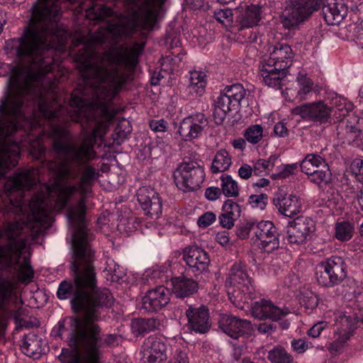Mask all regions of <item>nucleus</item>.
<instances>
[{
  "instance_id": "4",
  "label": "nucleus",
  "mask_w": 363,
  "mask_h": 363,
  "mask_svg": "<svg viewBox=\"0 0 363 363\" xmlns=\"http://www.w3.org/2000/svg\"><path fill=\"white\" fill-rule=\"evenodd\" d=\"M164 0H127L131 12L127 16L119 15L103 5H94L86 9V16L90 20L112 17L106 29L94 36L97 43H104L113 38L126 36L138 28L148 29L153 27L157 20L159 11Z\"/></svg>"
},
{
  "instance_id": "57",
  "label": "nucleus",
  "mask_w": 363,
  "mask_h": 363,
  "mask_svg": "<svg viewBox=\"0 0 363 363\" xmlns=\"http://www.w3.org/2000/svg\"><path fill=\"white\" fill-rule=\"evenodd\" d=\"M222 192L220 188L211 186L206 189L205 191V196L209 201H215L218 199Z\"/></svg>"
},
{
  "instance_id": "26",
  "label": "nucleus",
  "mask_w": 363,
  "mask_h": 363,
  "mask_svg": "<svg viewBox=\"0 0 363 363\" xmlns=\"http://www.w3.org/2000/svg\"><path fill=\"white\" fill-rule=\"evenodd\" d=\"M220 324L223 332L233 339L250 333L252 330L249 321L228 315L222 317Z\"/></svg>"
},
{
  "instance_id": "30",
  "label": "nucleus",
  "mask_w": 363,
  "mask_h": 363,
  "mask_svg": "<svg viewBox=\"0 0 363 363\" xmlns=\"http://www.w3.org/2000/svg\"><path fill=\"white\" fill-rule=\"evenodd\" d=\"M170 285L173 293L180 298L189 296L198 289V284L194 280L183 276L172 279Z\"/></svg>"
},
{
  "instance_id": "32",
  "label": "nucleus",
  "mask_w": 363,
  "mask_h": 363,
  "mask_svg": "<svg viewBox=\"0 0 363 363\" xmlns=\"http://www.w3.org/2000/svg\"><path fill=\"white\" fill-rule=\"evenodd\" d=\"M338 312L329 311L323 315V320L314 324L307 332L308 336L311 337H318L322 331L327 328L328 324L333 321L334 323H337L339 319L337 318Z\"/></svg>"
},
{
  "instance_id": "40",
  "label": "nucleus",
  "mask_w": 363,
  "mask_h": 363,
  "mask_svg": "<svg viewBox=\"0 0 363 363\" xmlns=\"http://www.w3.org/2000/svg\"><path fill=\"white\" fill-rule=\"evenodd\" d=\"M268 359L272 363H293V357L283 347L277 346L269 351Z\"/></svg>"
},
{
  "instance_id": "49",
  "label": "nucleus",
  "mask_w": 363,
  "mask_h": 363,
  "mask_svg": "<svg viewBox=\"0 0 363 363\" xmlns=\"http://www.w3.org/2000/svg\"><path fill=\"white\" fill-rule=\"evenodd\" d=\"M297 169L296 164H283L277 168V172L272 175L274 179L287 178L294 174Z\"/></svg>"
},
{
  "instance_id": "64",
  "label": "nucleus",
  "mask_w": 363,
  "mask_h": 363,
  "mask_svg": "<svg viewBox=\"0 0 363 363\" xmlns=\"http://www.w3.org/2000/svg\"><path fill=\"white\" fill-rule=\"evenodd\" d=\"M170 363H189V359L186 353L179 352L174 356Z\"/></svg>"
},
{
  "instance_id": "61",
  "label": "nucleus",
  "mask_w": 363,
  "mask_h": 363,
  "mask_svg": "<svg viewBox=\"0 0 363 363\" xmlns=\"http://www.w3.org/2000/svg\"><path fill=\"white\" fill-rule=\"evenodd\" d=\"M274 133L279 137H284L288 134V130L284 122L277 123L274 129Z\"/></svg>"
},
{
  "instance_id": "23",
  "label": "nucleus",
  "mask_w": 363,
  "mask_h": 363,
  "mask_svg": "<svg viewBox=\"0 0 363 363\" xmlns=\"http://www.w3.org/2000/svg\"><path fill=\"white\" fill-rule=\"evenodd\" d=\"M183 259L193 272L207 269L210 259L207 252L197 246H189L184 250Z\"/></svg>"
},
{
  "instance_id": "22",
  "label": "nucleus",
  "mask_w": 363,
  "mask_h": 363,
  "mask_svg": "<svg viewBox=\"0 0 363 363\" xmlns=\"http://www.w3.org/2000/svg\"><path fill=\"white\" fill-rule=\"evenodd\" d=\"M250 311L257 318H269L273 320H279L289 313L288 310L277 307L272 301L266 299L253 303Z\"/></svg>"
},
{
  "instance_id": "46",
  "label": "nucleus",
  "mask_w": 363,
  "mask_h": 363,
  "mask_svg": "<svg viewBox=\"0 0 363 363\" xmlns=\"http://www.w3.org/2000/svg\"><path fill=\"white\" fill-rule=\"evenodd\" d=\"M24 354L34 359L40 356L41 350L39 347V340L37 338H24Z\"/></svg>"
},
{
  "instance_id": "1",
  "label": "nucleus",
  "mask_w": 363,
  "mask_h": 363,
  "mask_svg": "<svg viewBox=\"0 0 363 363\" xmlns=\"http://www.w3.org/2000/svg\"><path fill=\"white\" fill-rule=\"evenodd\" d=\"M143 50L142 44H135L131 48L113 47L93 64L87 63L84 76L87 88L85 96L91 93V101L72 94L70 106L73 113L72 120L82 122L83 118L89 120L96 112L101 113L92 135H86L82 144L77 147L65 145L62 153L65 160L50 164L53 172L55 181L46 186V195L37 197L30 204L35 221L41 225L50 219V211L47 209L48 201L55 198V207L62 209L67 206V217L69 225V234L73 250L72 266L74 270L79 267H92L93 252L87 242L86 228L84 198L88 195L91 182L96 177V171L86 167L77 185L70 180L77 177L79 170L72 162H81L94 157L93 145L96 138L103 137L109 127L113 114L108 111L107 104L116 96L126 80L125 69H133L138 57Z\"/></svg>"
},
{
  "instance_id": "60",
  "label": "nucleus",
  "mask_w": 363,
  "mask_h": 363,
  "mask_svg": "<svg viewBox=\"0 0 363 363\" xmlns=\"http://www.w3.org/2000/svg\"><path fill=\"white\" fill-rule=\"evenodd\" d=\"M216 240L221 245H227L230 241L228 233L225 230L218 232L216 235Z\"/></svg>"
},
{
  "instance_id": "33",
  "label": "nucleus",
  "mask_w": 363,
  "mask_h": 363,
  "mask_svg": "<svg viewBox=\"0 0 363 363\" xmlns=\"http://www.w3.org/2000/svg\"><path fill=\"white\" fill-rule=\"evenodd\" d=\"M298 90L296 97L301 100L308 99L313 90V82L304 72H299L297 76Z\"/></svg>"
},
{
  "instance_id": "28",
  "label": "nucleus",
  "mask_w": 363,
  "mask_h": 363,
  "mask_svg": "<svg viewBox=\"0 0 363 363\" xmlns=\"http://www.w3.org/2000/svg\"><path fill=\"white\" fill-rule=\"evenodd\" d=\"M259 74L263 82L268 86L279 88L286 77V71L265 62L259 66Z\"/></svg>"
},
{
  "instance_id": "54",
  "label": "nucleus",
  "mask_w": 363,
  "mask_h": 363,
  "mask_svg": "<svg viewBox=\"0 0 363 363\" xmlns=\"http://www.w3.org/2000/svg\"><path fill=\"white\" fill-rule=\"evenodd\" d=\"M216 216L211 211H208L199 217L197 224L200 228H206L216 221Z\"/></svg>"
},
{
  "instance_id": "21",
  "label": "nucleus",
  "mask_w": 363,
  "mask_h": 363,
  "mask_svg": "<svg viewBox=\"0 0 363 363\" xmlns=\"http://www.w3.org/2000/svg\"><path fill=\"white\" fill-rule=\"evenodd\" d=\"M26 254L30 255V247H26L24 243V294H26L27 298H29L28 304L30 305V306L38 307L37 305L38 299L40 297L43 292L39 290L38 286L35 284L28 285V284L32 283L33 281L34 270L26 257Z\"/></svg>"
},
{
  "instance_id": "44",
  "label": "nucleus",
  "mask_w": 363,
  "mask_h": 363,
  "mask_svg": "<svg viewBox=\"0 0 363 363\" xmlns=\"http://www.w3.org/2000/svg\"><path fill=\"white\" fill-rule=\"evenodd\" d=\"M300 304L303 306L308 313L312 312L318 304V298L313 291L304 290L301 292L299 298Z\"/></svg>"
},
{
  "instance_id": "42",
  "label": "nucleus",
  "mask_w": 363,
  "mask_h": 363,
  "mask_svg": "<svg viewBox=\"0 0 363 363\" xmlns=\"http://www.w3.org/2000/svg\"><path fill=\"white\" fill-rule=\"evenodd\" d=\"M278 157L271 155L267 160L259 159L253 164V169L256 174H267L270 172L274 166Z\"/></svg>"
},
{
  "instance_id": "27",
  "label": "nucleus",
  "mask_w": 363,
  "mask_h": 363,
  "mask_svg": "<svg viewBox=\"0 0 363 363\" xmlns=\"http://www.w3.org/2000/svg\"><path fill=\"white\" fill-rule=\"evenodd\" d=\"M294 53L290 46L286 44L276 45L273 51L270 52L269 57L264 60L269 64L278 67L279 69L286 71L291 66Z\"/></svg>"
},
{
  "instance_id": "14",
  "label": "nucleus",
  "mask_w": 363,
  "mask_h": 363,
  "mask_svg": "<svg viewBox=\"0 0 363 363\" xmlns=\"http://www.w3.org/2000/svg\"><path fill=\"white\" fill-rule=\"evenodd\" d=\"M315 232V221L307 217H298L290 221L286 227L287 240L294 244H302L312 238Z\"/></svg>"
},
{
  "instance_id": "24",
  "label": "nucleus",
  "mask_w": 363,
  "mask_h": 363,
  "mask_svg": "<svg viewBox=\"0 0 363 363\" xmlns=\"http://www.w3.org/2000/svg\"><path fill=\"white\" fill-rule=\"evenodd\" d=\"M188 318V328L196 333H204L210 328L208 311L203 306H190L186 311Z\"/></svg>"
},
{
  "instance_id": "63",
  "label": "nucleus",
  "mask_w": 363,
  "mask_h": 363,
  "mask_svg": "<svg viewBox=\"0 0 363 363\" xmlns=\"http://www.w3.org/2000/svg\"><path fill=\"white\" fill-rule=\"evenodd\" d=\"M40 325L38 319L32 316H24V328H37Z\"/></svg>"
},
{
  "instance_id": "62",
  "label": "nucleus",
  "mask_w": 363,
  "mask_h": 363,
  "mask_svg": "<svg viewBox=\"0 0 363 363\" xmlns=\"http://www.w3.org/2000/svg\"><path fill=\"white\" fill-rule=\"evenodd\" d=\"M252 223H250L246 224V225L243 226L242 228H240L237 231L238 236L242 239L247 238L250 235V232L251 230L252 231Z\"/></svg>"
},
{
  "instance_id": "20",
  "label": "nucleus",
  "mask_w": 363,
  "mask_h": 363,
  "mask_svg": "<svg viewBox=\"0 0 363 363\" xmlns=\"http://www.w3.org/2000/svg\"><path fill=\"white\" fill-rule=\"evenodd\" d=\"M206 125L207 121L204 115L198 113L184 118L178 132L184 140H191L198 138Z\"/></svg>"
},
{
  "instance_id": "29",
  "label": "nucleus",
  "mask_w": 363,
  "mask_h": 363,
  "mask_svg": "<svg viewBox=\"0 0 363 363\" xmlns=\"http://www.w3.org/2000/svg\"><path fill=\"white\" fill-rule=\"evenodd\" d=\"M324 18L329 25H338L347 13V9L342 2H333L323 9Z\"/></svg>"
},
{
  "instance_id": "37",
  "label": "nucleus",
  "mask_w": 363,
  "mask_h": 363,
  "mask_svg": "<svg viewBox=\"0 0 363 363\" xmlns=\"http://www.w3.org/2000/svg\"><path fill=\"white\" fill-rule=\"evenodd\" d=\"M326 164L325 160L320 155L315 154L307 155L302 160L300 167L301 171L306 174L308 175L313 172L314 168H320L321 166Z\"/></svg>"
},
{
  "instance_id": "53",
  "label": "nucleus",
  "mask_w": 363,
  "mask_h": 363,
  "mask_svg": "<svg viewBox=\"0 0 363 363\" xmlns=\"http://www.w3.org/2000/svg\"><path fill=\"white\" fill-rule=\"evenodd\" d=\"M223 213L235 218V217L238 216L240 214V206L237 203L228 200L223 206Z\"/></svg>"
},
{
  "instance_id": "48",
  "label": "nucleus",
  "mask_w": 363,
  "mask_h": 363,
  "mask_svg": "<svg viewBox=\"0 0 363 363\" xmlns=\"http://www.w3.org/2000/svg\"><path fill=\"white\" fill-rule=\"evenodd\" d=\"M13 289L12 284L9 281L0 279V308L12 297Z\"/></svg>"
},
{
  "instance_id": "59",
  "label": "nucleus",
  "mask_w": 363,
  "mask_h": 363,
  "mask_svg": "<svg viewBox=\"0 0 363 363\" xmlns=\"http://www.w3.org/2000/svg\"><path fill=\"white\" fill-rule=\"evenodd\" d=\"M252 174V168L248 164L242 165L238 169V174L243 179H249Z\"/></svg>"
},
{
  "instance_id": "18",
  "label": "nucleus",
  "mask_w": 363,
  "mask_h": 363,
  "mask_svg": "<svg viewBox=\"0 0 363 363\" xmlns=\"http://www.w3.org/2000/svg\"><path fill=\"white\" fill-rule=\"evenodd\" d=\"M260 19V9L255 5H240L235 9V25L238 30L253 28Z\"/></svg>"
},
{
  "instance_id": "12",
  "label": "nucleus",
  "mask_w": 363,
  "mask_h": 363,
  "mask_svg": "<svg viewBox=\"0 0 363 363\" xmlns=\"http://www.w3.org/2000/svg\"><path fill=\"white\" fill-rule=\"evenodd\" d=\"M345 276V264L341 257L333 256L316 267V279L323 286L337 284Z\"/></svg>"
},
{
  "instance_id": "2",
  "label": "nucleus",
  "mask_w": 363,
  "mask_h": 363,
  "mask_svg": "<svg viewBox=\"0 0 363 363\" xmlns=\"http://www.w3.org/2000/svg\"><path fill=\"white\" fill-rule=\"evenodd\" d=\"M74 272L73 282L63 281L57 292L60 299L72 297L71 303L74 311H82L84 317L79 323L77 333L82 345L80 349H62L60 360L62 363H100V353L97 347L101 342L99 325L101 306H108L113 297L106 290L96 288L93 267H79Z\"/></svg>"
},
{
  "instance_id": "47",
  "label": "nucleus",
  "mask_w": 363,
  "mask_h": 363,
  "mask_svg": "<svg viewBox=\"0 0 363 363\" xmlns=\"http://www.w3.org/2000/svg\"><path fill=\"white\" fill-rule=\"evenodd\" d=\"M215 18L225 26H230L235 21V10L229 9H218L214 11Z\"/></svg>"
},
{
  "instance_id": "50",
  "label": "nucleus",
  "mask_w": 363,
  "mask_h": 363,
  "mask_svg": "<svg viewBox=\"0 0 363 363\" xmlns=\"http://www.w3.org/2000/svg\"><path fill=\"white\" fill-rule=\"evenodd\" d=\"M350 171L356 179L363 184V160L360 158L353 160L350 164Z\"/></svg>"
},
{
  "instance_id": "13",
  "label": "nucleus",
  "mask_w": 363,
  "mask_h": 363,
  "mask_svg": "<svg viewBox=\"0 0 363 363\" xmlns=\"http://www.w3.org/2000/svg\"><path fill=\"white\" fill-rule=\"evenodd\" d=\"M252 228L255 236V242L260 249L271 252L279 247V235L272 222L262 220L252 223Z\"/></svg>"
},
{
  "instance_id": "31",
  "label": "nucleus",
  "mask_w": 363,
  "mask_h": 363,
  "mask_svg": "<svg viewBox=\"0 0 363 363\" xmlns=\"http://www.w3.org/2000/svg\"><path fill=\"white\" fill-rule=\"evenodd\" d=\"M206 75L201 71H192L189 73L187 91L193 96H201L205 91Z\"/></svg>"
},
{
  "instance_id": "34",
  "label": "nucleus",
  "mask_w": 363,
  "mask_h": 363,
  "mask_svg": "<svg viewBox=\"0 0 363 363\" xmlns=\"http://www.w3.org/2000/svg\"><path fill=\"white\" fill-rule=\"evenodd\" d=\"M231 157L229 153L225 150L217 152L211 165L213 173L223 172L228 169L231 165Z\"/></svg>"
},
{
  "instance_id": "39",
  "label": "nucleus",
  "mask_w": 363,
  "mask_h": 363,
  "mask_svg": "<svg viewBox=\"0 0 363 363\" xmlns=\"http://www.w3.org/2000/svg\"><path fill=\"white\" fill-rule=\"evenodd\" d=\"M104 276L108 281L118 282L123 277V272L113 259H108L106 261Z\"/></svg>"
},
{
  "instance_id": "55",
  "label": "nucleus",
  "mask_w": 363,
  "mask_h": 363,
  "mask_svg": "<svg viewBox=\"0 0 363 363\" xmlns=\"http://www.w3.org/2000/svg\"><path fill=\"white\" fill-rule=\"evenodd\" d=\"M149 125L151 130L155 133H164L168 129V123L164 119L151 120Z\"/></svg>"
},
{
  "instance_id": "52",
  "label": "nucleus",
  "mask_w": 363,
  "mask_h": 363,
  "mask_svg": "<svg viewBox=\"0 0 363 363\" xmlns=\"http://www.w3.org/2000/svg\"><path fill=\"white\" fill-rule=\"evenodd\" d=\"M267 202V196L265 194L252 195L249 198V203L252 208L263 210Z\"/></svg>"
},
{
  "instance_id": "51",
  "label": "nucleus",
  "mask_w": 363,
  "mask_h": 363,
  "mask_svg": "<svg viewBox=\"0 0 363 363\" xmlns=\"http://www.w3.org/2000/svg\"><path fill=\"white\" fill-rule=\"evenodd\" d=\"M347 138L350 143L352 140L354 145L363 146V130L351 128L350 130L347 132Z\"/></svg>"
},
{
  "instance_id": "9",
  "label": "nucleus",
  "mask_w": 363,
  "mask_h": 363,
  "mask_svg": "<svg viewBox=\"0 0 363 363\" xmlns=\"http://www.w3.org/2000/svg\"><path fill=\"white\" fill-rule=\"evenodd\" d=\"M177 187L184 192L199 189L205 178L203 168L196 161L181 163L174 172Z\"/></svg>"
},
{
  "instance_id": "7",
  "label": "nucleus",
  "mask_w": 363,
  "mask_h": 363,
  "mask_svg": "<svg viewBox=\"0 0 363 363\" xmlns=\"http://www.w3.org/2000/svg\"><path fill=\"white\" fill-rule=\"evenodd\" d=\"M23 225L20 222L9 223L0 231V264L18 263L23 254Z\"/></svg>"
},
{
  "instance_id": "10",
  "label": "nucleus",
  "mask_w": 363,
  "mask_h": 363,
  "mask_svg": "<svg viewBox=\"0 0 363 363\" xmlns=\"http://www.w3.org/2000/svg\"><path fill=\"white\" fill-rule=\"evenodd\" d=\"M337 318L338 323H335L337 328L333 333L332 341L326 345L328 350L332 354H341L344 352L348 341L353 335L357 322L361 319L358 315L352 317L339 311Z\"/></svg>"
},
{
  "instance_id": "45",
  "label": "nucleus",
  "mask_w": 363,
  "mask_h": 363,
  "mask_svg": "<svg viewBox=\"0 0 363 363\" xmlns=\"http://www.w3.org/2000/svg\"><path fill=\"white\" fill-rule=\"evenodd\" d=\"M264 136V128L261 125L249 126L244 134L245 140L251 144L258 143Z\"/></svg>"
},
{
  "instance_id": "35",
  "label": "nucleus",
  "mask_w": 363,
  "mask_h": 363,
  "mask_svg": "<svg viewBox=\"0 0 363 363\" xmlns=\"http://www.w3.org/2000/svg\"><path fill=\"white\" fill-rule=\"evenodd\" d=\"M220 190L226 197H236L239 194L238 182L229 174H223L220 177Z\"/></svg>"
},
{
  "instance_id": "43",
  "label": "nucleus",
  "mask_w": 363,
  "mask_h": 363,
  "mask_svg": "<svg viewBox=\"0 0 363 363\" xmlns=\"http://www.w3.org/2000/svg\"><path fill=\"white\" fill-rule=\"evenodd\" d=\"M334 108L332 113L334 112L335 118L340 120L345 117L350 111L352 110V105L345 99L336 97L333 101Z\"/></svg>"
},
{
  "instance_id": "17",
  "label": "nucleus",
  "mask_w": 363,
  "mask_h": 363,
  "mask_svg": "<svg viewBox=\"0 0 363 363\" xmlns=\"http://www.w3.org/2000/svg\"><path fill=\"white\" fill-rule=\"evenodd\" d=\"M143 357L147 363H162L167 359V345L163 338L149 337L143 344Z\"/></svg>"
},
{
  "instance_id": "11",
  "label": "nucleus",
  "mask_w": 363,
  "mask_h": 363,
  "mask_svg": "<svg viewBox=\"0 0 363 363\" xmlns=\"http://www.w3.org/2000/svg\"><path fill=\"white\" fill-rule=\"evenodd\" d=\"M318 0H286L283 12V24L291 28L308 19L318 9Z\"/></svg>"
},
{
  "instance_id": "15",
  "label": "nucleus",
  "mask_w": 363,
  "mask_h": 363,
  "mask_svg": "<svg viewBox=\"0 0 363 363\" xmlns=\"http://www.w3.org/2000/svg\"><path fill=\"white\" fill-rule=\"evenodd\" d=\"M291 113L306 121L327 123L330 118L332 108L323 101H317L296 106Z\"/></svg>"
},
{
  "instance_id": "38",
  "label": "nucleus",
  "mask_w": 363,
  "mask_h": 363,
  "mask_svg": "<svg viewBox=\"0 0 363 363\" xmlns=\"http://www.w3.org/2000/svg\"><path fill=\"white\" fill-rule=\"evenodd\" d=\"M311 182L318 186L328 184L331 180V172L328 164L321 166L316 172H312L308 175Z\"/></svg>"
},
{
  "instance_id": "6",
  "label": "nucleus",
  "mask_w": 363,
  "mask_h": 363,
  "mask_svg": "<svg viewBox=\"0 0 363 363\" xmlns=\"http://www.w3.org/2000/svg\"><path fill=\"white\" fill-rule=\"evenodd\" d=\"M226 284L231 302L238 308L250 311L254 288L245 269L240 265L233 266Z\"/></svg>"
},
{
  "instance_id": "36",
  "label": "nucleus",
  "mask_w": 363,
  "mask_h": 363,
  "mask_svg": "<svg viewBox=\"0 0 363 363\" xmlns=\"http://www.w3.org/2000/svg\"><path fill=\"white\" fill-rule=\"evenodd\" d=\"M5 190L7 193L17 192L20 198L18 206L22 211L21 199L23 198V172H18L14 177L9 178L5 183Z\"/></svg>"
},
{
  "instance_id": "19",
  "label": "nucleus",
  "mask_w": 363,
  "mask_h": 363,
  "mask_svg": "<svg viewBox=\"0 0 363 363\" xmlns=\"http://www.w3.org/2000/svg\"><path fill=\"white\" fill-rule=\"evenodd\" d=\"M273 204L281 215L291 218L301 213L302 202L294 194H278L273 199Z\"/></svg>"
},
{
  "instance_id": "41",
  "label": "nucleus",
  "mask_w": 363,
  "mask_h": 363,
  "mask_svg": "<svg viewBox=\"0 0 363 363\" xmlns=\"http://www.w3.org/2000/svg\"><path fill=\"white\" fill-rule=\"evenodd\" d=\"M354 230V226L350 222H339L335 225V236L340 241H347L352 238Z\"/></svg>"
},
{
  "instance_id": "8",
  "label": "nucleus",
  "mask_w": 363,
  "mask_h": 363,
  "mask_svg": "<svg viewBox=\"0 0 363 363\" xmlns=\"http://www.w3.org/2000/svg\"><path fill=\"white\" fill-rule=\"evenodd\" d=\"M246 94L240 84L226 86L215 101L213 118L216 123L221 124L227 115L236 110Z\"/></svg>"
},
{
  "instance_id": "3",
  "label": "nucleus",
  "mask_w": 363,
  "mask_h": 363,
  "mask_svg": "<svg viewBox=\"0 0 363 363\" xmlns=\"http://www.w3.org/2000/svg\"><path fill=\"white\" fill-rule=\"evenodd\" d=\"M9 63H0L7 77L0 100V179L15 167L20 158V145L13 138L23 121V55H6Z\"/></svg>"
},
{
  "instance_id": "25",
  "label": "nucleus",
  "mask_w": 363,
  "mask_h": 363,
  "mask_svg": "<svg viewBox=\"0 0 363 363\" xmlns=\"http://www.w3.org/2000/svg\"><path fill=\"white\" fill-rule=\"evenodd\" d=\"M169 301V291L163 286L147 291L143 298V308L148 311L153 312L161 309Z\"/></svg>"
},
{
  "instance_id": "5",
  "label": "nucleus",
  "mask_w": 363,
  "mask_h": 363,
  "mask_svg": "<svg viewBox=\"0 0 363 363\" xmlns=\"http://www.w3.org/2000/svg\"><path fill=\"white\" fill-rule=\"evenodd\" d=\"M56 25L52 24L50 27L46 26L41 35L37 36L35 39L33 50V55H40L39 57L34 60V67L33 70L26 77V67H24V93L26 92L27 82L26 78L33 82L40 81L42 77L47 73L51 71L52 65L50 61H45L43 57L40 53L43 50L50 48H54V38H62L64 34V30H57Z\"/></svg>"
},
{
  "instance_id": "56",
  "label": "nucleus",
  "mask_w": 363,
  "mask_h": 363,
  "mask_svg": "<svg viewBox=\"0 0 363 363\" xmlns=\"http://www.w3.org/2000/svg\"><path fill=\"white\" fill-rule=\"evenodd\" d=\"M291 347L295 352L301 354L310 347V344L303 339L294 340L291 341Z\"/></svg>"
},
{
  "instance_id": "58",
  "label": "nucleus",
  "mask_w": 363,
  "mask_h": 363,
  "mask_svg": "<svg viewBox=\"0 0 363 363\" xmlns=\"http://www.w3.org/2000/svg\"><path fill=\"white\" fill-rule=\"evenodd\" d=\"M234 219L235 218L231 217V216H228V214L225 213H223L219 217L220 225L225 228H230L233 226Z\"/></svg>"
},
{
  "instance_id": "16",
  "label": "nucleus",
  "mask_w": 363,
  "mask_h": 363,
  "mask_svg": "<svg viewBox=\"0 0 363 363\" xmlns=\"http://www.w3.org/2000/svg\"><path fill=\"white\" fill-rule=\"evenodd\" d=\"M137 198L145 215L150 218H158L162 213L161 198L153 189L147 186L140 188L137 193Z\"/></svg>"
}]
</instances>
